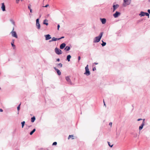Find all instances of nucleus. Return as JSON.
<instances>
[{
  "mask_svg": "<svg viewBox=\"0 0 150 150\" xmlns=\"http://www.w3.org/2000/svg\"><path fill=\"white\" fill-rule=\"evenodd\" d=\"M103 34V32H101L98 36L96 37L93 40V42L94 43H96L99 42Z\"/></svg>",
  "mask_w": 150,
  "mask_h": 150,
  "instance_id": "obj_1",
  "label": "nucleus"
},
{
  "mask_svg": "<svg viewBox=\"0 0 150 150\" xmlns=\"http://www.w3.org/2000/svg\"><path fill=\"white\" fill-rule=\"evenodd\" d=\"M131 1L130 0H123V6L126 7L127 6L129 5Z\"/></svg>",
  "mask_w": 150,
  "mask_h": 150,
  "instance_id": "obj_2",
  "label": "nucleus"
},
{
  "mask_svg": "<svg viewBox=\"0 0 150 150\" xmlns=\"http://www.w3.org/2000/svg\"><path fill=\"white\" fill-rule=\"evenodd\" d=\"M85 69L86 71L84 73V74L85 75H86L87 76H89L90 75V73L88 69V65H86V67L85 68Z\"/></svg>",
  "mask_w": 150,
  "mask_h": 150,
  "instance_id": "obj_3",
  "label": "nucleus"
},
{
  "mask_svg": "<svg viewBox=\"0 0 150 150\" xmlns=\"http://www.w3.org/2000/svg\"><path fill=\"white\" fill-rule=\"evenodd\" d=\"M54 50L55 53L59 55L62 54V51L57 47L55 48Z\"/></svg>",
  "mask_w": 150,
  "mask_h": 150,
  "instance_id": "obj_4",
  "label": "nucleus"
},
{
  "mask_svg": "<svg viewBox=\"0 0 150 150\" xmlns=\"http://www.w3.org/2000/svg\"><path fill=\"white\" fill-rule=\"evenodd\" d=\"M148 16V18L149 17V14L147 13L144 12L143 11H141L140 13L139 14V16Z\"/></svg>",
  "mask_w": 150,
  "mask_h": 150,
  "instance_id": "obj_5",
  "label": "nucleus"
},
{
  "mask_svg": "<svg viewBox=\"0 0 150 150\" xmlns=\"http://www.w3.org/2000/svg\"><path fill=\"white\" fill-rule=\"evenodd\" d=\"M14 30V28H13L12 31L11 32V34L12 36L13 37H14L16 38H17V35L16 33V32L15 31H13Z\"/></svg>",
  "mask_w": 150,
  "mask_h": 150,
  "instance_id": "obj_6",
  "label": "nucleus"
},
{
  "mask_svg": "<svg viewBox=\"0 0 150 150\" xmlns=\"http://www.w3.org/2000/svg\"><path fill=\"white\" fill-rule=\"evenodd\" d=\"M144 124H145V119H144L143 120V121L142 124L139 127V131H140L143 129V126L144 125Z\"/></svg>",
  "mask_w": 150,
  "mask_h": 150,
  "instance_id": "obj_7",
  "label": "nucleus"
},
{
  "mask_svg": "<svg viewBox=\"0 0 150 150\" xmlns=\"http://www.w3.org/2000/svg\"><path fill=\"white\" fill-rule=\"evenodd\" d=\"M121 14L118 11H116V12L113 14V16L115 18H117Z\"/></svg>",
  "mask_w": 150,
  "mask_h": 150,
  "instance_id": "obj_8",
  "label": "nucleus"
},
{
  "mask_svg": "<svg viewBox=\"0 0 150 150\" xmlns=\"http://www.w3.org/2000/svg\"><path fill=\"white\" fill-rule=\"evenodd\" d=\"M66 79L67 81L68 84L72 85V83L69 77V76H67L66 77Z\"/></svg>",
  "mask_w": 150,
  "mask_h": 150,
  "instance_id": "obj_9",
  "label": "nucleus"
},
{
  "mask_svg": "<svg viewBox=\"0 0 150 150\" xmlns=\"http://www.w3.org/2000/svg\"><path fill=\"white\" fill-rule=\"evenodd\" d=\"M54 69L55 70V71H57V74L59 76L61 75V72L57 69L55 67H54Z\"/></svg>",
  "mask_w": 150,
  "mask_h": 150,
  "instance_id": "obj_10",
  "label": "nucleus"
},
{
  "mask_svg": "<svg viewBox=\"0 0 150 150\" xmlns=\"http://www.w3.org/2000/svg\"><path fill=\"white\" fill-rule=\"evenodd\" d=\"M45 37L46 40H48L51 38L50 35L49 34L45 35Z\"/></svg>",
  "mask_w": 150,
  "mask_h": 150,
  "instance_id": "obj_11",
  "label": "nucleus"
},
{
  "mask_svg": "<svg viewBox=\"0 0 150 150\" xmlns=\"http://www.w3.org/2000/svg\"><path fill=\"white\" fill-rule=\"evenodd\" d=\"M66 45L65 43H62L60 45V49H63L65 47Z\"/></svg>",
  "mask_w": 150,
  "mask_h": 150,
  "instance_id": "obj_12",
  "label": "nucleus"
},
{
  "mask_svg": "<svg viewBox=\"0 0 150 150\" xmlns=\"http://www.w3.org/2000/svg\"><path fill=\"white\" fill-rule=\"evenodd\" d=\"M119 7V5L117 4L116 5H113V11H114L117 8Z\"/></svg>",
  "mask_w": 150,
  "mask_h": 150,
  "instance_id": "obj_13",
  "label": "nucleus"
},
{
  "mask_svg": "<svg viewBox=\"0 0 150 150\" xmlns=\"http://www.w3.org/2000/svg\"><path fill=\"white\" fill-rule=\"evenodd\" d=\"M1 4H2V6L1 7V8L2 9V11H6L5 6L4 5V3H2Z\"/></svg>",
  "mask_w": 150,
  "mask_h": 150,
  "instance_id": "obj_14",
  "label": "nucleus"
},
{
  "mask_svg": "<svg viewBox=\"0 0 150 150\" xmlns=\"http://www.w3.org/2000/svg\"><path fill=\"white\" fill-rule=\"evenodd\" d=\"M59 40V39L56 38L54 37L52 38L51 40H50L49 41V42H51L53 41H56V40Z\"/></svg>",
  "mask_w": 150,
  "mask_h": 150,
  "instance_id": "obj_15",
  "label": "nucleus"
},
{
  "mask_svg": "<svg viewBox=\"0 0 150 150\" xmlns=\"http://www.w3.org/2000/svg\"><path fill=\"white\" fill-rule=\"evenodd\" d=\"M100 20L103 24H104L106 22V20L105 18H100Z\"/></svg>",
  "mask_w": 150,
  "mask_h": 150,
  "instance_id": "obj_16",
  "label": "nucleus"
},
{
  "mask_svg": "<svg viewBox=\"0 0 150 150\" xmlns=\"http://www.w3.org/2000/svg\"><path fill=\"white\" fill-rule=\"evenodd\" d=\"M14 40H12V42H11V45L12 47H13V49L15 48V45H14Z\"/></svg>",
  "mask_w": 150,
  "mask_h": 150,
  "instance_id": "obj_17",
  "label": "nucleus"
},
{
  "mask_svg": "<svg viewBox=\"0 0 150 150\" xmlns=\"http://www.w3.org/2000/svg\"><path fill=\"white\" fill-rule=\"evenodd\" d=\"M46 21V22H47L48 21V20L47 19H45L44 21L43 24H44L46 25H48V23L47 22H45Z\"/></svg>",
  "mask_w": 150,
  "mask_h": 150,
  "instance_id": "obj_18",
  "label": "nucleus"
},
{
  "mask_svg": "<svg viewBox=\"0 0 150 150\" xmlns=\"http://www.w3.org/2000/svg\"><path fill=\"white\" fill-rule=\"evenodd\" d=\"M36 26H37V28L38 29H40V25L39 23H36Z\"/></svg>",
  "mask_w": 150,
  "mask_h": 150,
  "instance_id": "obj_19",
  "label": "nucleus"
},
{
  "mask_svg": "<svg viewBox=\"0 0 150 150\" xmlns=\"http://www.w3.org/2000/svg\"><path fill=\"white\" fill-rule=\"evenodd\" d=\"M71 57V56L70 55H68L67 57V59L68 62L70 61V59Z\"/></svg>",
  "mask_w": 150,
  "mask_h": 150,
  "instance_id": "obj_20",
  "label": "nucleus"
},
{
  "mask_svg": "<svg viewBox=\"0 0 150 150\" xmlns=\"http://www.w3.org/2000/svg\"><path fill=\"white\" fill-rule=\"evenodd\" d=\"M70 49V47L69 46H67L64 49V50L67 51H69Z\"/></svg>",
  "mask_w": 150,
  "mask_h": 150,
  "instance_id": "obj_21",
  "label": "nucleus"
},
{
  "mask_svg": "<svg viewBox=\"0 0 150 150\" xmlns=\"http://www.w3.org/2000/svg\"><path fill=\"white\" fill-rule=\"evenodd\" d=\"M35 120V116H33L31 118V122H34Z\"/></svg>",
  "mask_w": 150,
  "mask_h": 150,
  "instance_id": "obj_22",
  "label": "nucleus"
},
{
  "mask_svg": "<svg viewBox=\"0 0 150 150\" xmlns=\"http://www.w3.org/2000/svg\"><path fill=\"white\" fill-rule=\"evenodd\" d=\"M35 130H36L35 129H33V130L30 132V135H32L33 133L35 131Z\"/></svg>",
  "mask_w": 150,
  "mask_h": 150,
  "instance_id": "obj_23",
  "label": "nucleus"
},
{
  "mask_svg": "<svg viewBox=\"0 0 150 150\" xmlns=\"http://www.w3.org/2000/svg\"><path fill=\"white\" fill-rule=\"evenodd\" d=\"M102 43L101 44L102 46H104L106 45V43L105 42H104L103 40H102Z\"/></svg>",
  "mask_w": 150,
  "mask_h": 150,
  "instance_id": "obj_24",
  "label": "nucleus"
},
{
  "mask_svg": "<svg viewBox=\"0 0 150 150\" xmlns=\"http://www.w3.org/2000/svg\"><path fill=\"white\" fill-rule=\"evenodd\" d=\"M25 121H23V122H21V123L22 124V128H23L25 124Z\"/></svg>",
  "mask_w": 150,
  "mask_h": 150,
  "instance_id": "obj_25",
  "label": "nucleus"
},
{
  "mask_svg": "<svg viewBox=\"0 0 150 150\" xmlns=\"http://www.w3.org/2000/svg\"><path fill=\"white\" fill-rule=\"evenodd\" d=\"M71 137L72 138V139H73L74 138H73V135H69L68 137V139H69Z\"/></svg>",
  "mask_w": 150,
  "mask_h": 150,
  "instance_id": "obj_26",
  "label": "nucleus"
},
{
  "mask_svg": "<svg viewBox=\"0 0 150 150\" xmlns=\"http://www.w3.org/2000/svg\"><path fill=\"white\" fill-rule=\"evenodd\" d=\"M57 66H59L60 67H62V64L60 63L57 64Z\"/></svg>",
  "mask_w": 150,
  "mask_h": 150,
  "instance_id": "obj_27",
  "label": "nucleus"
},
{
  "mask_svg": "<svg viewBox=\"0 0 150 150\" xmlns=\"http://www.w3.org/2000/svg\"><path fill=\"white\" fill-rule=\"evenodd\" d=\"M11 22L12 24H13L14 25H15V22H14V21H13L12 20H11Z\"/></svg>",
  "mask_w": 150,
  "mask_h": 150,
  "instance_id": "obj_28",
  "label": "nucleus"
},
{
  "mask_svg": "<svg viewBox=\"0 0 150 150\" xmlns=\"http://www.w3.org/2000/svg\"><path fill=\"white\" fill-rule=\"evenodd\" d=\"M21 104H19V105L17 107V110L18 111H19L20 110V106Z\"/></svg>",
  "mask_w": 150,
  "mask_h": 150,
  "instance_id": "obj_29",
  "label": "nucleus"
},
{
  "mask_svg": "<svg viewBox=\"0 0 150 150\" xmlns=\"http://www.w3.org/2000/svg\"><path fill=\"white\" fill-rule=\"evenodd\" d=\"M31 5L30 4H29L28 6V8L29 10H30V9H31Z\"/></svg>",
  "mask_w": 150,
  "mask_h": 150,
  "instance_id": "obj_30",
  "label": "nucleus"
},
{
  "mask_svg": "<svg viewBox=\"0 0 150 150\" xmlns=\"http://www.w3.org/2000/svg\"><path fill=\"white\" fill-rule=\"evenodd\" d=\"M57 144V142H54L52 144V145H56Z\"/></svg>",
  "mask_w": 150,
  "mask_h": 150,
  "instance_id": "obj_31",
  "label": "nucleus"
},
{
  "mask_svg": "<svg viewBox=\"0 0 150 150\" xmlns=\"http://www.w3.org/2000/svg\"><path fill=\"white\" fill-rule=\"evenodd\" d=\"M108 144L109 146H110L111 147H112V146H113V145H110V143L108 142Z\"/></svg>",
  "mask_w": 150,
  "mask_h": 150,
  "instance_id": "obj_32",
  "label": "nucleus"
},
{
  "mask_svg": "<svg viewBox=\"0 0 150 150\" xmlns=\"http://www.w3.org/2000/svg\"><path fill=\"white\" fill-rule=\"evenodd\" d=\"M39 23V19L38 18L36 20V23Z\"/></svg>",
  "mask_w": 150,
  "mask_h": 150,
  "instance_id": "obj_33",
  "label": "nucleus"
},
{
  "mask_svg": "<svg viewBox=\"0 0 150 150\" xmlns=\"http://www.w3.org/2000/svg\"><path fill=\"white\" fill-rule=\"evenodd\" d=\"M48 6H49V5L48 4H47L45 6H43V7H47Z\"/></svg>",
  "mask_w": 150,
  "mask_h": 150,
  "instance_id": "obj_34",
  "label": "nucleus"
},
{
  "mask_svg": "<svg viewBox=\"0 0 150 150\" xmlns=\"http://www.w3.org/2000/svg\"><path fill=\"white\" fill-rule=\"evenodd\" d=\"M60 27V25L59 24H58L57 25V30H59V28Z\"/></svg>",
  "mask_w": 150,
  "mask_h": 150,
  "instance_id": "obj_35",
  "label": "nucleus"
},
{
  "mask_svg": "<svg viewBox=\"0 0 150 150\" xmlns=\"http://www.w3.org/2000/svg\"><path fill=\"white\" fill-rule=\"evenodd\" d=\"M112 122H110V123H109V125H110L111 126H112Z\"/></svg>",
  "mask_w": 150,
  "mask_h": 150,
  "instance_id": "obj_36",
  "label": "nucleus"
},
{
  "mask_svg": "<svg viewBox=\"0 0 150 150\" xmlns=\"http://www.w3.org/2000/svg\"><path fill=\"white\" fill-rule=\"evenodd\" d=\"M56 61L57 62H59L60 61V59L59 58L57 59Z\"/></svg>",
  "mask_w": 150,
  "mask_h": 150,
  "instance_id": "obj_37",
  "label": "nucleus"
},
{
  "mask_svg": "<svg viewBox=\"0 0 150 150\" xmlns=\"http://www.w3.org/2000/svg\"><path fill=\"white\" fill-rule=\"evenodd\" d=\"M142 120V119H141V118H139V119H138V120H137V121H140V120Z\"/></svg>",
  "mask_w": 150,
  "mask_h": 150,
  "instance_id": "obj_38",
  "label": "nucleus"
},
{
  "mask_svg": "<svg viewBox=\"0 0 150 150\" xmlns=\"http://www.w3.org/2000/svg\"><path fill=\"white\" fill-rule=\"evenodd\" d=\"M81 59V57L80 56H79L78 57V59L79 61Z\"/></svg>",
  "mask_w": 150,
  "mask_h": 150,
  "instance_id": "obj_39",
  "label": "nucleus"
},
{
  "mask_svg": "<svg viewBox=\"0 0 150 150\" xmlns=\"http://www.w3.org/2000/svg\"><path fill=\"white\" fill-rule=\"evenodd\" d=\"M96 68L95 67H94L93 68V71H95V70H96Z\"/></svg>",
  "mask_w": 150,
  "mask_h": 150,
  "instance_id": "obj_40",
  "label": "nucleus"
},
{
  "mask_svg": "<svg viewBox=\"0 0 150 150\" xmlns=\"http://www.w3.org/2000/svg\"><path fill=\"white\" fill-rule=\"evenodd\" d=\"M64 38V37L62 36V37L61 38H59V40H60V39H62V38Z\"/></svg>",
  "mask_w": 150,
  "mask_h": 150,
  "instance_id": "obj_41",
  "label": "nucleus"
},
{
  "mask_svg": "<svg viewBox=\"0 0 150 150\" xmlns=\"http://www.w3.org/2000/svg\"><path fill=\"white\" fill-rule=\"evenodd\" d=\"M148 12L150 14V9H148Z\"/></svg>",
  "mask_w": 150,
  "mask_h": 150,
  "instance_id": "obj_42",
  "label": "nucleus"
},
{
  "mask_svg": "<svg viewBox=\"0 0 150 150\" xmlns=\"http://www.w3.org/2000/svg\"><path fill=\"white\" fill-rule=\"evenodd\" d=\"M3 111V110L1 109H0V112H2Z\"/></svg>",
  "mask_w": 150,
  "mask_h": 150,
  "instance_id": "obj_43",
  "label": "nucleus"
},
{
  "mask_svg": "<svg viewBox=\"0 0 150 150\" xmlns=\"http://www.w3.org/2000/svg\"><path fill=\"white\" fill-rule=\"evenodd\" d=\"M30 12L32 13V9H30Z\"/></svg>",
  "mask_w": 150,
  "mask_h": 150,
  "instance_id": "obj_44",
  "label": "nucleus"
},
{
  "mask_svg": "<svg viewBox=\"0 0 150 150\" xmlns=\"http://www.w3.org/2000/svg\"><path fill=\"white\" fill-rule=\"evenodd\" d=\"M94 64H98V63H96V62H95V63H94Z\"/></svg>",
  "mask_w": 150,
  "mask_h": 150,
  "instance_id": "obj_45",
  "label": "nucleus"
},
{
  "mask_svg": "<svg viewBox=\"0 0 150 150\" xmlns=\"http://www.w3.org/2000/svg\"><path fill=\"white\" fill-rule=\"evenodd\" d=\"M104 105H105V104L104 101Z\"/></svg>",
  "mask_w": 150,
  "mask_h": 150,
  "instance_id": "obj_46",
  "label": "nucleus"
},
{
  "mask_svg": "<svg viewBox=\"0 0 150 150\" xmlns=\"http://www.w3.org/2000/svg\"><path fill=\"white\" fill-rule=\"evenodd\" d=\"M31 125H30V126L29 127H31Z\"/></svg>",
  "mask_w": 150,
  "mask_h": 150,
  "instance_id": "obj_47",
  "label": "nucleus"
},
{
  "mask_svg": "<svg viewBox=\"0 0 150 150\" xmlns=\"http://www.w3.org/2000/svg\"><path fill=\"white\" fill-rule=\"evenodd\" d=\"M149 1L150 2V0H149Z\"/></svg>",
  "mask_w": 150,
  "mask_h": 150,
  "instance_id": "obj_48",
  "label": "nucleus"
},
{
  "mask_svg": "<svg viewBox=\"0 0 150 150\" xmlns=\"http://www.w3.org/2000/svg\"><path fill=\"white\" fill-rule=\"evenodd\" d=\"M131 0H130V1H131Z\"/></svg>",
  "mask_w": 150,
  "mask_h": 150,
  "instance_id": "obj_49",
  "label": "nucleus"
}]
</instances>
